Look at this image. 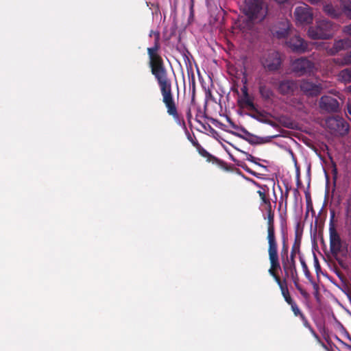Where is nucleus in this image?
Segmentation results:
<instances>
[{
	"instance_id": "8fccbe9b",
	"label": "nucleus",
	"mask_w": 351,
	"mask_h": 351,
	"mask_svg": "<svg viewBox=\"0 0 351 351\" xmlns=\"http://www.w3.org/2000/svg\"><path fill=\"white\" fill-rule=\"evenodd\" d=\"M278 3H283L287 1V0H275Z\"/></svg>"
},
{
	"instance_id": "f3484780",
	"label": "nucleus",
	"mask_w": 351,
	"mask_h": 351,
	"mask_svg": "<svg viewBox=\"0 0 351 351\" xmlns=\"http://www.w3.org/2000/svg\"><path fill=\"white\" fill-rule=\"evenodd\" d=\"M241 130L244 134V135L232 131H231L230 133L237 137L247 141L251 145H256L258 143V137L250 133L246 129L243 128H242Z\"/></svg>"
},
{
	"instance_id": "4468645a",
	"label": "nucleus",
	"mask_w": 351,
	"mask_h": 351,
	"mask_svg": "<svg viewBox=\"0 0 351 351\" xmlns=\"http://www.w3.org/2000/svg\"><path fill=\"white\" fill-rule=\"evenodd\" d=\"M300 90L308 96H317L320 94L322 86L308 80H302L300 84Z\"/></svg>"
},
{
	"instance_id": "ddd939ff",
	"label": "nucleus",
	"mask_w": 351,
	"mask_h": 351,
	"mask_svg": "<svg viewBox=\"0 0 351 351\" xmlns=\"http://www.w3.org/2000/svg\"><path fill=\"white\" fill-rule=\"evenodd\" d=\"M319 108L328 112H336L339 109V104L336 99L325 95L320 99Z\"/></svg>"
},
{
	"instance_id": "6ab92c4d",
	"label": "nucleus",
	"mask_w": 351,
	"mask_h": 351,
	"mask_svg": "<svg viewBox=\"0 0 351 351\" xmlns=\"http://www.w3.org/2000/svg\"><path fill=\"white\" fill-rule=\"evenodd\" d=\"M198 153L204 158H206L208 162H211L213 163L219 165L223 162L221 160L209 154L204 147H202L201 145H198Z\"/></svg>"
},
{
	"instance_id": "f03ea898",
	"label": "nucleus",
	"mask_w": 351,
	"mask_h": 351,
	"mask_svg": "<svg viewBox=\"0 0 351 351\" xmlns=\"http://www.w3.org/2000/svg\"><path fill=\"white\" fill-rule=\"evenodd\" d=\"M300 223H298L295 228V239L291 247V254L289 256V245L287 243V238L285 235L282 238V247L280 250V258L282 261V267L287 276H291L294 278V275L296 274V263L295 256L296 254L300 252V245L302 242V230H300Z\"/></svg>"
},
{
	"instance_id": "dca6fc26",
	"label": "nucleus",
	"mask_w": 351,
	"mask_h": 351,
	"mask_svg": "<svg viewBox=\"0 0 351 351\" xmlns=\"http://www.w3.org/2000/svg\"><path fill=\"white\" fill-rule=\"evenodd\" d=\"M267 240L268 242V254L278 253V242L275 230H267Z\"/></svg>"
},
{
	"instance_id": "49530a36",
	"label": "nucleus",
	"mask_w": 351,
	"mask_h": 351,
	"mask_svg": "<svg viewBox=\"0 0 351 351\" xmlns=\"http://www.w3.org/2000/svg\"><path fill=\"white\" fill-rule=\"evenodd\" d=\"M300 292V293L304 296V297H306L307 296V293L305 291H304L302 289H300L299 291Z\"/></svg>"
},
{
	"instance_id": "37998d69",
	"label": "nucleus",
	"mask_w": 351,
	"mask_h": 351,
	"mask_svg": "<svg viewBox=\"0 0 351 351\" xmlns=\"http://www.w3.org/2000/svg\"><path fill=\"white\" fill-rule=\"evenodd\" d=\"M347 111L349 115L351 116V102H349L347 106Z\"/></svg>"
},
{
	"instance_id": "0eeeda50",
	"label": "nucleus",
	"mask_w": 351,
	"mask_h": 351,
	"mask_svg": "<svg viewBox=\"0 0 351 351\" xmlns=\"http://www.w3.org/2000/svg\"><path fill=\"white\" fill-rule=\"evenodd\" d=\"M326 125L334 135L344 136L349 132V125L342 117H328L326 120Z\"/></svg>"
},
{
	"instance_id": "20e7f679",
	"label": "nucleus",
	"mask_w": 351,
	"mask_h": 351,
	"mask_svg": "<svg viewBox=\"0 0 351 351\" xmlns=\"http://www.w3.org/2000/svg\"><path fill=\"white\" fill-rule=\"evenodd\" d=\"M336 25L333 22L322 19L316 21L315 25L309 27L308 36L313 40H326L332 38L336 32Z\"/></svg>"
},
{
	"instance_id": "f8f14e48",
	"label": "nucleus",
	"mask_w": 351,
	"mask_h": 351,
	"mask_svg": "<svg viewBox=\"0 0 351 351\" xmlns=\"http://www.w3.org/2000/svg\"><path fill=\"white\" fill-rule=\"evenodd\" d=\"M298 88V84L295 80H283L279 82L277 90L282 95H291L294 94Z\"/></svg>"
},
{
	"instance_id": "a211bd4d",
	"label": "nucleus",
	"mask_w": 351,
	"mask_h": 351,
	"mask_svg": "<svg viewBox=\"0 0 351 351\" xmlns=\"http://www.w3.org/2000/svg\"><path fill=\"white\" fill-rule=\"evenodd\" d=\"M258 90L261 97L265 101L271 99L274 95L271 88L263 84L259 85Z\"/></svg>"
},
{
	"instance_id": "58836bf2",
	"label": "nucleus",
	"mask_w": 351,
	"mask_h": 351,
	"mask_svg": "<svg viewBox=\"0 0 351 351\" xmlns=\"http://www.w3.org/2000/svg\"><path fill=\"white\" fill-rule=\"evenodd\" d=\"M186 118H187L189 121H190L191 119L192 118V114H191V108H189L187 112H186Z\"/></svg>"
},
{
	"instance_id": "7c9ffc66",
	"label": "nucleus",
	"mask_w": 351,
	"mask_h": 351,
	"mask_svg": "<svg viewBox=\"0 0 351 351\" xmlns=\"http://www.w3.org/2000/svg\"><path fill=\"white\" fill-rule=\"evenodd\" d=\"M291 307V310L295 316H299L300 317V315H304L300 310L297 304L294 302L292 304H289Z\"/></svg>"
},
{
	"instance_id": "39448f33",
	"label": "nucleus",
	"mask_w": 351,
	"mask_h": 351,
	"mask_svg": "<svg viewBox=\"0 0 351 351\" xmlns=\"http://www.w3.org/2000/svg\"><path fill=\"white\" fill-rule=\"evenodd\" d=\"M291 71L297 76L311 75L315 69V64L308 58L301 57L294 60L291 64Z\"/></svg>"
},
{
	"instance_id": "f257e3e1",
	"label": "nucleus",
	"mask_w": 351,
	"mask_h": 351,
	"mask_svg": "<svg viewBox=\"0 0 351 351\" xmlns=\"http://www.w3.org/2000/svg\"><path fill=\"white\" fill-rule=\"evenodd\" d=\"M154 36V43L147 49L149 57V66L152 74L154 76L162 97V102L167 108V112L178 123L185 125L184 121L180 117L172 91V82L169 77L167 69L165 64L160 51V35L159 32L152 30L149 36Z\"/></svg>"
},
{
	"instance_id": "3c124183",
	"label": "nucleus",
	"mask_w": 351,
	"mask_h": 351,
	"mask_svg": "<svg viewBox=\"0 0 351 351\" xmlns=\"http://www.w3.org/2000/svg\"><path fill=\"white\" fill-rule=\"evenodd\" d=\"M348 90L351 92V85L348 87Z\"/></svg>"
},
{
	"instance_id": "c03bdc74",
	"label": "nucleus",
	"mask_w": 351,
	"mask_h": 351,
	"mask_svg": "<svg viewBox=\"0 0 351 351\" xmlns=\"http://www.w3.org/2000/svg\"><path fill=\"white\" fill-rule=\"evenodd\" d=\"M191 142L193 143V145L197 148V150L198 149V145H200L197 141H194L193 140H191Z\"/></svg>"
},
{
	"instance_id": "ea45409f",
	"label": "nucleus",
	"mask_w": 351,
	"mask_h": 351,
	"mask_svg": "<svg viewBox=\"0 0 351 351\" xmlns=\"http://www.w3.org/2000/svg\"><path fill=\"white\" fill-rule=\"evenodd\" d=\"M312 5H317L321 2L322 0H307Z\"/></svg>"
},
{
	"instance_id": "2f4dec72",
	"label": "nucleus",
	"mask_w": 351,
	"mask_h": 351,
	"mask_svg": "<svg viewBox=\"0 0 351 351\" xmlns=\"http://www.w3.org/2000/svg\"><path fill=\"white\" fill-rule=\"evenodd\" d=\"M342 32L346 35L351 37V23L343 26Z\"/></svg>"
},
{
	"instance_id": "bb28decb",
	"label": "nucleus",
	"mask_w": 351,
	"mask_h": 351,
	"mask_svg": "<svg viewBox=\"0 0 351 351\" xmlns=\"http://www.w3.org/2000/svg\"><path fill=\"white\" fill-rule=\"evenodd\" d=\"M330 63H332L339 66H347L348 63L347 61L346 60V54L343 56V58H336L332 59Z\"/></svg>"
},
{
	"instance_id": "e433bc0d",
	"label": "nucleus",
	"mask_w": 351,
	"mask_h": 351,
	"mask_svg": "<svg viewBox=\"0 0 351 351\" xmlns=\"http://www.w3.org/2000/svg\"><path fill=\"white\" fill-rule=\"evenodd\" d=\"M241 91L243 94V97H248L249 94L246 86H243V88H241Z\"/></svg>"
},
{
	"instance_id": "9d476101",
	"label": "nucleus",
	"mask_w": 351,
	"mask_h": 351,
	"mask_svg": "<svg viewBox=\"0 0 351 351\" xmlns=\"http://www.w3.org/2000/svg\"><path fill=\"white\" fill-rule=\"evenodd\" d=\"M294 15L296 21L301 24H309L313 20L312 9L305 3L295 8Z\"/></svg>"
},
{
	"instance_id": "f704fd0d",
	"label": "nucleus",
	"mask_w": 351,
	"mask_h": 351,
	"mask_svg": "<svg viewBox=\"0 0 351 351\" xmlns=\"http://www.w3.org/2000/svg\"><path fill=\"white\" fill-rule=\"evenodd\" d=\"M346 60L347 61L348 65H351V51L346 53Z\"/></svg>"
},
{
	"instance_id": "473e14b6",
	"label": "nucleus",
	"mask_w": 351,
	"mask_h": 351,
	"mask_svg": "<svg viewBox=\"0 0 351 351\" xmlns=\"http://www.w3.org/2000/svg\"><path fill=\"white\" fill-rule=\"evenodd\" d=\"M266 205L267 215L274 214V211L272 210L271 202L265 204Z\"/></svg>"
},
{
	"instance_id": "9b49d317",
	"label": "nucleus",
	"mask_w": 351,
	"mask_h": 351,
	"mask_svg": "<svg viewBox=\"0 0 351 351\" xmlns=\"http://www.w3.org/2000/svg\"><path fill=\"white\" fill-rule=\"evenodd\" d=\"M329 232L330 252L332 255L337 256L341 250V240L332 223H330Z\"/></svg>"
},
{
	"instance_id": "4c0bfd02",
	"label": "nucleus",
	"mask_w": 351,
	"mask_h": 351,
	"mask_svg": "<svg viewBox=\"0 0 351 351\" xmlns=\"http://www.w3.org/2000/svg\"><path fill=\"white\" fill-rule=\"evenodd\" d=\"M296 276H297V274L294 275V278H292V279L294 281V284H295V287L297 288V289L298 291H300V289H302V288L300 287V285L297 282Z\"/></svg>"
},
{
	"instance_id": "4be33fe9",
	"label": "nucleus",
	"mask_w": 351,
	"mask_h": 351,
	"mask_svg": "<svg viewBox=\"0 0 351 351\" xmlns=\"http://www.w3.org/2000/svg\"><path fill=\"white\" fill-rule=\"evenodd\" d=\"M339 80L345 83L351 82V68H347L341 71L338 74Z\"/></svg>"
},
{
	"instance_id": "423d86ee",
	"label": "nucleus",
	"mask_w": 351,
	"mask_h": 351,
	"mask_svg": "<svg viewBox=\"0 0 351 351\" xmlns=\"http://www.w3.org/2000/svg\"><path fill=\"white\" fill-rule=\"evenodd\" d=\"M261 62L265 69L270 72H274L280 69L282 60L280 54L278 51H270L262 56Z\"/></svg>"
},
{
	"instance_id": "2eb2a0df",
	"label": "nucleus",
	"mask_w": 351,
	"mask_h": 351,
	"mask_svg": "<svg viewBox=\"0 0 351 351\" xmlns=\"http://www.w3.org/2000/svg\"><path fill=\"white\" fill-rule=\"evenodd\" d=\"M270 262V268L268 270L269 274L274 278L276 283L282 281L278 274V270L280 269L278 253L268 254Z\"/></svg>"
},
{
	"instance_id": "de8ad7c7",
	"label": "nucleus",
	"mask_w": 351,
	"mask_h": 351,
	"mask_svg": "<svg viewBox=\"0 0 351 351\" xmlns=\"http://www.w3.org/2000/svg\"><path fill=\"white\" fill-rule=\"evenodd\" d=\"M315 266L317 267V269L319 268L320 266L319 265L318 261L316 257H315Z\"/></svg>"
},
{
	"instance_id": "72a5a7b5",
	"label": "nucleus",
	"mask_w": 351,
	"mask_h": 351,
	"mask_svg": "<svg viewBox=\"0 0 351 351\" xmlns=\"http://www.w3.org/2000/svg\"><path fill=\"white\" fill-rule=\"evenodd\" d=\"M313 288H314V295L315 297L318 300L319 299V287L318 285L316 283L313 284Z\"/></svg>"
},
{
	"instance_id": "c85d7f7f",
	"label": "nucleus",
	"mask_w": 351,
	"mask_h": 351,
	"mask_svg": "<svg viewBox=\"0 0 351 351\" xmlns=\"http://www.w3.org/2000/svg\"><path fill=\"white\" fill-rule=\"evenodd\" d=\"M300 319H302V321L303 322V324H304V326L308 328L309 330L314 335H316V333L315 332V330H313V328H312V326H311L310 323L308 322V321L307 320L306 317H305L304 315H300Z\"/></svg>"
},
{
	"instance_id": "6e6552de",
	"label": "nucleus",
	"mask_w": 351,
	"mask_h": 351,
	"mask_svg": "<svg viewBox=\"0 0 351 351\" xmlns=\"http://www.w3.org/2000/svg\"><path fill=\"white\" fill-rule=\"evenodd\" d=\"M286 45L295 53H303L308 50V43L296 34L292 33L291 36L286 40Z\"/></svg>"
},
{
	"instance_id": "79ce46f5",
	"label": "nucleus",
	"mask_w": 351,
	"mask_h": 351,
	"mask_svg": "<svg viewBox=\"0 0 351 351\" xmlns=\"http://www.w3.org/2000/svg\"><path fill=\"white\" fill-rule=\"evenodd\" d=\"M228 122L230 123V124L231 125V126L234 128V129H237L238 128L237 125H236L233 121H231V119L230 118H228Z\"/></svg>"
},
{
	"instance_id": "393cba45",
	"label": "nucleus",
	"mask_w": 351,
	"mask_h": 351,
	"mask_svg": "<svg viewBox=\"0 0 351 351\" xmlns=\"http://www.w3.org/2000/svg\"><path fill=\"white\" fill-rule=\"evenodd\" d=\"M257 185L258 186L259 188H261V190H258L257 191V193L259 195L260 198L262 200L263 203L265 204V203L268 202L269 201H270V199L266 196V194H265V188L267 186L265 185H264L263 186H261L259 184H257Z\"/></svg>"
},
{
	"instance_id": "412c9836",
	"label": "nucleus",
	"mask_w": 351,
	"mask_h": 351,
	"mask_svg": "<svg viewBox=\"0 0 351 351\" xmlns=\"http://www.w3.org/2000/svg\"><path fill=\"white\" fill-rule=\"evenodd\" d=\"M323 10L328 16L333 19L339 18L341 14L339 10L330 3L326 4L324 6Z\"/></svg>"
},
{
	"instance_id": "7ed1b4c3",
	"label": "nucleus",
	"mask_w": 351,
	"mask_h": 351,
	"mask_svg": "<svg viewBox=\"0 0 351 351\" xmlns=\"http://www.w3.org/2000/svg\"><path fill=\"white\" fill-rule=\"evenodd\" d=\"M241 10L250 23L261 22L267 14V6L264 0H244ZM252 24H248L250 27Z\"/></svg>"
},
{
	"instance_id": "09e8293b",
	"label": "nucleus",
	"mask_w": 351,
	"mask_h": 351,
	"mask_svg": "<svg viewBox=\"0 0 351 351\" xmlns=\"http://www.w3.org/2000/svg\"><path fill=\"white\" fill-rule=\"evenodd\" d=\"M332 173L335 176L337 173V168H336V166L335 165L334 167V169L332 170Z\"/></svg>"
},
{
	"instance_id": "a878e982",
	"label": "nucleus",
	"mask_w": 351,
	"mask_h": 351,
	"mask_svg": "<svg viewBox=\"0 0 351 351\" xmlns=\"http://www.w3.org/2000/svg\"><path fill=\"white\" fill-rule=\"evenodd\" d=\"M274 214L267 215L266 217H264L265 219H267V230H275V224H274Z\"/></svg>"
},
{
	"instance_id": "c9c22d12",
	"label": "nucleus",
	"mask_w": 351,
	"mask_h": 351,
	"mask_svg": "<svg viewBox=\"0 0 351 351\" xmlns=\"http://www.w3.org/2000/svg\"><path fill=\"white\" fill-rule=\"evenodd\" d=\"M289 191H290V188L287 186L285 191V194H284V196L285 197V206H287V198L289 197Z\"/></svg>"
},
{
	"instance_id": "b1692460",
	"label": "nucleus",
	"mask_w": 351,
	"mask_h": 351,
	"mask_svg": "<svg viewBox=\"0 0 351 351\" xmlns=\"http://www.w3.org/2000/svg\"><path fill=\"white\" fill-rule=\"evenodd\" d=\"M342 5L343 13L348 19H351V1H344Z\"/></svg>"
},
{
	"instance_id": "a18cd8bd",
	"label": "nucleus",
	"mask_w": 351,
	"mask_h": 351,
	"mask_svg": "<svg viewBox=\"0 0 351 351\" xmlns=\"http://www.w3.org/2000/svg\"><path fill=\"white\" fill-rule=\"evenodd\" d=\"M191 142L193 143V145L197 148V150L198 149V145H200L197 141H194L193 140H191Z\"/></svg>"
},
{
	"instance_id": "cd10ccee",
	"label": "nucleus",
	"mask_w": 351,
	"mask_h": 351,
	"mask_svg": "<svg viewBox=\"0 0 351 351\" xmlns=\"http://www.w3.org/2000/svg\"><path fill=\"white\" fill-rule=\"evenodd\" d=\"M300 263H301L302 267L303 269V271H304L305 276L307 278H309L311 277V272H310V271L308 269V267H307V265L305 263V261L303 259L302 257L300 256Z\"/></svg>"
},
{
	"instance_id": "c756f323",
	"label": "nucleus",
	"mask_w": 351,
	"mask_h": 351,
	"mask_svg": "<svg viewBox=\"0 0 351 351\" xmlns=\"http://www.w3.org/2000/svg\"><path fill=\"white\" fill-rule=\"evenodd\" d=\"M243 101H244L245 104L251 110H256L255 105H254L253 101L252 100V99H250V96H248V97H243Z\"/></svg>"
},
{
	"instance_id": "aec40b11",
	"label": "nucleus",
	"mask_w": 351,
	"mask_h": 351,
	"mask_svg": "<svg viewBox=\"0 0 351 351\" xmlns=\"http://www.w3.org/2000/svg\"><path fill=\"white\" fill-rule=\"evenodd\" d=\"M280 289L282 295L285 299V300L287 302L288 304H292L293 302H294L293 300L291 298L289 289L287 288L286 281L284 280V282L282 281H280L279 283H277Z\"/></svg>"
},
{
	"instance_id": "5701e85b",
	"label": "nucleus",
	"mask_w": 351,
	"mask_h": 351,
	"mask_svg": "<svg viewBox=\"0 0 351 351\" xmlns=\"http://www.w3.org/2000/svg\"><path fill=\"white\" fill-rule=\"evenodd\" d=\"M292 33L293 31L287 24L285 28L277 30L275 33V35L279 39L286 38V40H287V38L291 36Z\"/></svg>"
},
{
	"instance_id": "1a4fd4ad",
	"label": "nucleus",
	"mask_w": 351,
	"mask_h": 351,
	"mask_svg": "<svg viewBox=\"0 0 351 351\" xmlns=\"http://www.w3.org/2000/svg\"><path fill=\"white\" fill-rule=\"evenodd\" d=\"M350 49H351V40L348 38L335 40L332 45H328L325 47L326 53L331 56H335L339 52Z\"/></svg>"
},
{
	"instance_id": "a19ab883",
	"label": "nucleus",
	"mask_w": 351,
	"mask_h": 351,
	"mask_svg": "<svg viewBox=\"0 0 351 351\" xmlns=\"http://www.w3.org/2000/svg\"><path fill=\"white\" fill-rule=\"evenodd\" d=\"M255 159L256 158L252 155L248 154L247 158V160L252 162H255V161H254Z\"/></svg>"
}]
</instances>
